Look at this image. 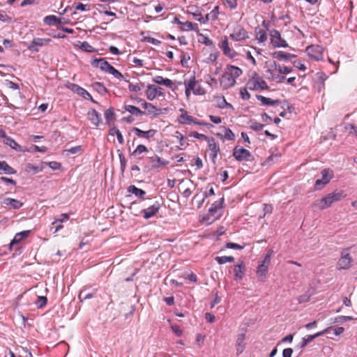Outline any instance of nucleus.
I'll list each match as a JSON object with an SVG mask.
<instances>
[{
	"label": "nucleus",
	"instance_id": "41",
	"mask_svg": "<svg viewBox=\"0 0 357 357\" xmlns=\"http://www.w3.org/2000/svg\"><path fill=\"white\" fill-rule=\"evenodd\" d=\"M174 137H176L179 142V145L181 146H186L188 145V144L186 142V139L184 137V136L178 131H176L174 135Z\"/></svg>",
	"mask_w": 357,
	"mask_h": 357
},
{
	"label": "nucleus",
	"instance_id": "8",
	"mask_svg": "<svg viewBox=\"0 0 357 357\" xmlns=\"http://www.w3.org/2000/svg\"><path fill=\"white\" fill-rule=\"evenodd\" d=\"M271 43L274 47H287V41L281 37L280 33L275 29L271 31Z\"/></svg>",
	"mask_w": 357,
	"mask_h": 357
},
{
	"label": "nucleus",
	"instance_id": "62",
	"mask_svg": "<svg viewBox=\"0 0 357 357\" xmlns=\"http://www.w3.org/2000/svg\"><path fill=\"white\" fill-rule=\"evenodd\" d=\"M48 165L51 169L54 170L59 169L61 166L59 162L55 161L50 162Z\"/></svg>",
	"mask_w": 357,
	"mask_h": 357
},
{
	"label": "nucleus",
	"instance_id": "46",
	"mask_svg": "<svg viewBox=\"0 0 357 357\" xmlns=\"http://www.w3.org/2000/svg\"><path fill=\"white\" fill-rule=\"evenodd\" d=\"M80 48L86 52H94L96 49L92 47L89 43L84 41L82 43Z\"/></svg>",
	"mask_w": 357,
	"mask_h": 357
},
{
	"label": "nucleus",
	"instance_id": "4",
	"mask_svg": "<svg viewBox=\"0 0 357 357\" xmlns=\"http://www.w3.org/2000/svg\"><path fill=\"white\" fill-rule=\"evenodd\" d=\"M164 94V89L155 84H149L146 86L145 96L150 101H152L158 97L163 96Z\"/></svg>",
	"mask_w": 357,
	"mask_h": 357
},
{
	"label": "nucleus",
	"instance_id": "50",
	"mask_svg": "<svg viewBox=\"0 0 357 357\" xmlns=\"http://www.w3.org/2000/svg\"><path fill=\"white\" fill-rule=\"evenodd\" d=\"M144 40L156 46L160 45L161 43L160 40L150 36L144 37Z\"/></svg>",
	"mask_w": 357,
	"mask_h": 357
},
{
	"label": "nucleus",
	"instance_id": "40",
	"mask_svg": "<svg viewBox=\"0 0 357 357\" xmlns=\"http://www.w3.org/2000/svg\"><path fill=\"white\" fill-rule=\"evenodd\" d=\"M215 261L219 264H224L228 262H233L234 261V258L231 256L217 257L215 258Z\"/></svg>",
	"mask_w": 357,
	"mask_h": 357
},
{
	"label": "nucleus",
	"instance_id": "56",
	"mask_svg": "<svg viewBox=\"0 0 357 357\" xmlns=\"http://www.w3.org/2000/svg\"><path fill=\"white\" fill-rule=\"evenodd\" d=\"M226 248L229 249L242 250L243 249L244 246L235 243H227L226 244Z\"/></svg>",
	"mask_w": 357,
	"mask_h": 357
},
{
	"label": "nucleus",
	"instance_id": "58",
	"mask_svg": "<svg viewBox=\"0 0 357 357\" xmlns=\"http://www.w3.org/2000/svg\"><path fill=\"white\" fill-rule=\"evenodd\" d=\"M241 98L243 100H248L250 98V95L246 89H242L240 91Z\"/></svg>",
	"mask_w": 357,
	"mask_h": 357
},
{
	"label": "nucleus",
	"instance_id": "60",
	"mask_svg": "<svg viewBox=\"0 0 357 357\" xmlns=\"http://www.w3.org/2000/svg\"><path fill=\"white\" fill-rule=\"evenodd\" d=\"M172 331L178 337H181L183 334L182 330L180 328V327L178 325H172L171 326Z\"/></svg>",
	"mask_w": 357,
	"mask_h": 357
},
{
	"label": "nucleus",
	"instance_id": "44",
	"mask_svg": "<svg viewBox=\"0 0 357 357\" xmlns=\"http://www.w3.org/2000/svg\"><path fill=\"white\" fill-rule=\"evenodd\" d=\"M76 87L77 88V91L79 94H80L84 98H89L91 101L94 102V100L92 98V96L86 90H85L84 89H83L79 86H76Z\"/></svg>",
	"mask_w": 357,
	"mask_h": 357
},
{
	"label": "nucleus",
	"instance_id": "23",
	"mask_svg": "<svg viewBox=\"0 0 357 357\" xmlns=\"http://www.w3.org/2000/svg\"><path fill=\"white\" fill-rule=\"evenodd\" d=\"M178 122L181 124L195 123L198 125H204L203 123L198 122L192 116L188 115L186 112H184L180 115Z\"/></svg>",
	"mask_w": 357,
	"mask_h": 357
},
{
	"label": "nucleus",
	"instance_id": "51",
	"mask_svg": "<svg viewBox=\"0 0 357 357\" xmlns=\"http://www.w3.org/2000/svg\"><path fill=\"white\" fill-rule=\"evenodd\" d=\"M190 136L193 137L197 139H203L205 141H206L208 139V137H207L206 135H205L204 134L198 133L197 132H195V131L191 132L190 133Z\"/></svg>",
	"mask_w": 357,
	"mask_h": 357
},
{
	"label": "nucleus",
	"instance_id": "45",
	"mask_svg": "<svg viewBox=\"0 0 357 357\" xmlns=\"http://www.w3.org/2000/svg\"><path fill=\"white\" fill-rule=\"evenodd\" d=\"M257 40L260 43H264L267 40V34L265 31L260 29L256 34Z\"/></svg>",
	"mask_w": 357,
	"mask_h": 357
},
{
	"label": "nucleus",
	"instance_id": "27",
	"mask_svg": "<svg viewBox=\"0 0 357 357\" xmlns=\"http://www.w3.org/2000/svg\"><path fill=\"white\" fill-rule=\"evenodd\" d=\"M3 143L10 146L12 149L18 151V152H24L25 151L22 148V146L18 144L13 138L7 136V137L3 140Z\"/></svg>",
	"mask_w": 357,
	"mask_h": 357
},
{
	"label": "nucleus",
	"instance_id": "53",
	"mask_svg": "<svg viewBox=\"0 0 357 357\" xmlns=\"http://www.w3.org/2000/svg\"><path fill=\"white\" fill-rule=\"evenodd\" d=\"M119 158L120 160L121 169L122 172H123L126 167V160L122 153H119Z\"/></svg>",
	"mask_w": 357,
	"mask_h": 357
},
{
	"label": "nucleus",
	"instance_id": "12",
	"mask_svg": "<svg viewBox=\"0 0 357 357\" xmlns=\"http://www.w3.org/2000/svg\"><path fill=\"white\" fill-rule=\"evenodd\" d=\"M160 208V203L158 202H155V203L149 208L143 209L141 211V213L145 219H149L153 217L158 212Z\"/></svg>",
	"mask_w": 357,
	"mask_h": 357
},
{
	"label": "nucleus",
	"instance_id": "39",
	"mask_svg": "<svg viewBox=\"0 0 357 357\" xmlns=\"http://www.w3.org/2000/svg\"><path fill=\"white\" fill-rule=\"evenodd\" d=\"M45 24L47 25H54L60 23V20L55 15H47L44 18Z\"/></svg>",
	"mask_w": 357,
	"mask_h": 357
},
{
	"label": "nucleus",
	"instance_id": "34",
	"mask_svg": "<svg viewBox=\"0 0 357 357\" xmlns=\"http://www.w3.org/2000/svg\"><path fill=\"white\" fill-rule=\"evenodd\" d=\"M273 57L279 60H288L295 56V55L290 53L279 51L273 53Z\"/></svg>",
	"mask_w": 357,
	"mask_h": 357
},
{
	"label": "nucleus",
	"instance_id": "15",
	"mask_svg": "<svg viewBox=\"0 0 357 357\" xmlns=\"http://www.w3.org/2000/svg\"><path fill=\"white\" fill-rule=\"evenodd\" d=\"M219 47L222 50L225 55L231 59L234 58L237 55L236 52L229 47L227 37H225L219 44Z\"/></svg>",
	"mask_w": 357,
	"mask_h": 357
},
{
	"label": "nucleus",
	"instance_id": "48",
	"mask_svg": "<svg viewBox=\"0 0 357 357\" xmlns=\"http://www.w3.org/2000/svg\"><path fill=\"white\" fill-rule=\"evenodd\" d=\"M108 74L112 75L114 77L117 79H123V75L121 73H120L118 70L115 69L113 66L111 68L110 70L108 72Z\"/></svg>",
	"mask_w": 357,
	"mask_h": 357
},
{
	"label": "nucleus",
	"instance_id": "19",
	"mask_svg": "<svg viewBox=\"0 0 357 357\" xmlns=\"http://www.w3.org/2000/svg\"><path fill=\"white\" fill-rule=\"evenodd\" d=\"M2 204L4 206H10L12 209H19L23 206V203L20 200L10 197L4 198Z\"/></svg>",
	"mask_w": 357,
	"mask_h": 357
},
{
	"label": "nucleus",
	"instance_id": "24",
	"mask_svg": "<svg viewBox=\"0 0 357 357\" xmlns=\"http://www.w3.org/2000/svg\"><path fill=\"white\" fill-rule=\"evenodd\" d=\"M133 131L138 137H144L147 139H149L150 138L153 137L157 132V131L153 129H151L147 131H144L138 128H134Z\"/></svg>",
	"mask_w": 357,
	"mask_h": 357
},
{
	"label": "nucleus",
	"instance_id": "25",
	"mask_svg": "<svg viewBox=\"0 0 357 357\" xmlns=\"http://www.w3.org/2000/svg\"><path fill=\"white\" fill-rule=\"evenodd\" d=\"M149 162L152 168H159L162 166H165L168 162L162 160L157 155L149 158Z\"/></svg>",
	"mask_w": 357,
	"mask_h": 357
},
{
	"label": "nucleus",
	"instance_id": "5",
	"mask_svg": "<svg viewBox=\"0 0 357 357\" xmlns=\"http://www.w3.org/2000/svg\"><path fill=\"white\" fill-rule=\"evenodd\" d=\"M321 178L315 182V188L320 190L327 185L334 176L333 171L329 168L324 169L321 172Z\"/></svg>",
	"mask_w": 357,
	"mask_h": 357
},
{
	"label": "nucleus",
	"instance_id": "9",
	"mask_svg": "<svg viewBox=\"0 0 357 357\" xmlns=\"http://www.w3.org/2000/svg\"><path fill=\"white\" fill-rule=\"evenodd\" d=\"M309 57L315 61H320L323 59L324 47L320 45H310L306 48Z\"/></svg>",
	"mask_w": 357,
	"mask_h": 357
},
{
	"label": "nucleus",
	"instance_id": "61",
	"mask_svg": "<svg viewBox=\"0 0 357 357\" xmlns=\"http://www.w3.org/2000/svg\"><path fill=\"white\" fill-rule=\"evenodd\" d=\"M128 89L130 91H134V92H138V91H141V87L137 84H134L132 83H129Z\"/></svg>",
	"mask_w": 357,
	"mask_h": 357
},
{
	"label": "nucleus",
	"instance_id": "17",
	"mask_svg": "<svg viewBox=\"0 0 357 357\" xmlns=\"http://www.w3.org/2000/svg\"><path fill=\"white\" fill-rule=\"evenodd\" d=\"M153 81L157 84L163 85L171 89L173 91H174L176 89L171 79L168 78H164L160 75L154 77L153 78Z\"/></svg>",
	"mask_w": 357,
	"mask_h": 357
},
{
	"label": "nucleus",
	"instance_id": "59",
	"mask_svg": "<svg viewBox=\"0 0 357 357\" xmlns=\"http://www.w3.org/2000/svg\"><path fill=\"white\" fill-rule=\"evenodd\" d=\"M264 124L257 122H255L251 125V128L255 131H260L264 128Z\"/></svg>",
	"mask_w": 357,
	"mask_h": 357
},
{
	"label": "nucleus",
	"instance_id": "32",
	"mask_svg": "<svg viewBox=\"0 0 357 357\" xmlns=\"http://www.w3.org/2000/svg\"><path fill=\"white\" fill-rule=\"evenodd\" d=\"M124 109L126 112L130 113L131 114L135 115V116H142V115L145 114L144 112H142L138 107L133 106V105H125Z\"/></svg>",
	"mask_w": 357,
	"mask_h": 357
},
{
	"label": "nucleus",
	"instance_id": "30",
	"mask_svg": "<svg viewBox=\"0 0 357 357\" xmlns=\"http://www.w3.org/2000/svg\"><path fill=\"white\" fill-rule=\"evenodd\" d=\"M30 233L29 230L23 231L19 233H17L13 239L12 240L10 243V245H13L14 244L19 243L20 241H22L23 239L26 238Z\"/></svg>",
	"mask_w": 357,
	"mask_h": 357
},
{
	"label": "nucleus",
	"instance_id": "16",
	"mask_svg": "<svg viewBox=\"0 0 357 357\" xmlns=\"http://www.w3.org/2000/svg\"><path fill=\"white\" fill-rule=\"evenodd\" d=\"M51 41L50 38H34L29 46V50L33 52H38L39 47L48 44Z\"/></svg>",
	"mask_w": 357,
	"mask_h": 357
},
{
	"label": "nucleus",
	"instance_id": "36",
	"mask_svg": "<svg viewBox=\"0 0 357 357\" xmlns=\"http://www.w3.org/2000/svg\"><path fill=\"white\" fill-rule=\"evenodd\" d=\"M196 83H197V82H196L195 76L193 75L188 79H185L184 81L185 88H187L189 90L192 91V92H193L196 87Z\"/></svg>",
	"mask_w": 357,
	"mask_h": 357
},
{
	"label": "nucleus",
	"instance_id": "38",
	"mask_svg": "<svg viewBox=\"0 0 357 357\" xmlns=\"http://www.w3.org/2000/svg\"><path fill=\"white\" fill-rule=\"evenodd\" d=\"M148 151H149V150L146 146H144L143 144H139L131 153V156L137 157L144 153H147Z\"/></svg>",
	"mask_w": 357,
	"mask_h": 357
},
{
	"label": "nucleus",
	"instance_id": "14",
	"mask_svg": "<svg viewBox=\"0 0 357 357\" xmlns=\"http://www.w3.org/2000/svg\"><path fill=\"white\" fill-rule=\"evenodd\" d=\"M91 65L94 67L100 68L102 71H104L107 73L110 70L112 67L107 61L103 58L100 59H93L91 61Z\"/></svg>",
	"mask_w": 357,
	"mask_h": 357
},
{
	"label": "nucleus",
	"instance_id": "10",
	"mask_svg": "<svg viewBox=\"0 0 357 357\" xmlns=\"http://www.w3.org/2000/svg\"><path fill=\"white\" fill-rule=\"evenodd\" d=\"M352 259L349 252V248L344 249L341 253V257L337 262L338 269H349L351 267Z\"/></svg>",
	"mask_w": 357,
	"mask_h": 357
},
{
	"label": "nucleus",
	"instance_id": "42",
	"mask_svg": "<svg viewBox=\"0 0 357 357\" xmlns=\"http://www.w3.org/2000/svg\"><path fill=\"white\" fill-rule=\"evenodd\" d=\"M275 69L281 74H288L292 71L291 68L280 65H275Z\"/></svg>",
	"mask_w": 357,
	"mask_h": 357
},
{
	"label": "nucleus",
	"instance_id": "28",
	"mask_svg": "<svg viewBox=\"0 0 357 357\" xmlns=\"http://www.w3.org/2000/svg\"><path fill=\"white\" fill-rule=\"evenodd\" d=\"M221 130L224 134L218 132L216 134L218 137H219L220 138H224L227 140H234V139L235 135L230 129L226 128L225 127H222V128H221Z\"/></svg>",
	"mask_w": 357,
	"mask_h": 357
},
{
	"label": "nucleus",
	"instance_id": "7",
	"mask_svg": "<svg viewBox=\"0 0 357 357\" xmlns=\"http://www.w3.org/2000/svg\"><path fill=\"white\" fill-rule=\"evenodd\" d=\"M229 37L234 41H243L249 38L248 31L241 26L237 25L234 28Z\"/></svg>",
	"mask_w": 357,
	"mask_h": 357
},
{
	"label": "nucleus",
	"instance_id": "22",
	"mask_svg": "<svg viewBox=\"0 0 357 357\" xmlns=\"http://www.w3.org/2000/svg\"><path fill=\"white\" fill-rule=\"evenodd\" d=\"M245 267L243 261L238 264H236L234 267V279L236 280H241L245 275Z\"/></svg>",
	"mask_w": 357,
	"mask_h": 357
},
{
	"label": "nucleus",
	"instance_id": "6",
	"mask_svg": "<svg viewBox=\"0 0 357 357\" xmlns=\"http://www.w3.org/2000/svg\"><path fill=\"white\" fill-rule=\"evenodd\" d=\"M247 86L249 89L254 91L264 90L268 88L266 82L259 76L252 77V79L248 81Z\"/></svg>",
	"mask_w": 357,
	"mask_h": 357
},
{
	"label": "nucleus",
	"instance_id": "1",
	"mask_svg": "<svg viewBox=\"0 0 357 357\" xmlns=\"http://www.w3.org/2000/svg\"><path fill=\"white\" fill-rule=\"evenodd\" d=\"M243 73L242 70L233 65H227L225 69V72L220 78V84L223 89H227L234 86L236 81V79Z\"/></svg>",
	"mask_w": 357,
	"mask_h": 357
},
{
	"label": "nucleus",
	"instance_id": "49",
	"mask_svg": "<svg viewBox=\"0 0 357 357\" xmlns=\"http://www.w3.org/2000/svg\"><path fill=\"white\" fill-rule=\"evenodd\" d=\"M68 220H69V215L66 213H63L60 215V217L59 218L56 219L52 223V225H55L58 222L62 223V222L68 221Z\"/></svg>",
	"mask_w": 357,
	"mask_h": 357
},
{
	"label": "nucleus",
	"instance_id": "43",
	"mask_svg": "<svg viewBox=\"0 0 357 357\" xmlns=\"http://www.w3.org/2000/svg\"><path fill=\"white\" fill-rule=\"evenodd\" d=\"M273 252H274L273 250H268L267 251V253H266V256L264 257V259L262 261H261L260 263L269 267L270 264H271V257H272Z\"/></svg>",
	"mask_w": 357,
	"mask_h": 357
},
{
	"label": "nucleus",
	"instance_id": "37",
	"mask_svg": "<svg viewBox=\"0 0 357 357\" xmlns=\"http://www.w3.org/2000/svg\"><path fill=\"white\" fill-rule=\"evenodd\" d=\"M268 271V266L259 262V266L257 268V275L262 278L266 277V275Z\"/></svg>",
	"mask_w": 357,
	"mask_h": 357
},
{
	"label": "nucleus",
	"instance_id": "31",
	"mask_svg": "<svg viewBox=\"0 0 357 357\" xmlns=\"http://www.w3.org/2000/svg\"><path fill=\"white\" fill-rule=\"evenodd\" d=\"M257 99L265 105L273 106L279 103V100H272L271 98H266L261 95H257Z\"/></svg>",
	"mask_w": 357,
	"mask_h": 357
},
{
	"label": "nucleus",
	"instance_id": "64",
	"mask_svg": "<svg viewBox=\"0 0 357 357\" xmlns=\"http://www.w3.org/2000/svg\"><path fill=\"white\" fill-rule=\"evenodd\" d=\"M293 350L291 348L284 349L282 351V357H291Z\"/></svg>",
	"mask_w": 357,
	"mask_h": 357
},
{
	"label": "nucleus",
	"instance_id": "63",
	"mask_svg": "<svg viewBox=\"0 0 357 357\" xmlns=\"http://www.w3.org/2000/svg\"><path fill=\"white\" fill-rule=\"evenodd\" d=\"M294 66L301 70L305 71L306 70L305 66L300 61H296L294 63Z\"/></svg>",
	"mask_w": 357,
	"mask_h": 357
},
{
	"label": "nucleus",
	"instance_id": "2",
	"mask_svg": "<svg viewBox=\"0 0 357 357\" xmlns=\"http://www.w3.org/2000/svg\"><path fill=\"white\" fill-rule=\"evenodd\" d=\"M345 197L346 194H344L343 190H336L327 194L322 198L317 199L313 203V206L319 210H324L331 207L333 203L340 202Z\"/></svg>",
	"mask_w": 357,
	"mask_h": 357
},
{
	"label": "nucleus",
	"instance_id": "55",
	"mask_svg": "<svg viewBox=\"0 0 357 357\" xmlns=\"http://www.w3.org/2000/svg\"><path fill=\"white\" fill-rule=\"evenodd\" d=\"M206 82L211 87H216L218 84L216 79L210 75H207Z\"/></svg>",
	"mask_w": 357,
	"mask_h": 357
},
{
	"label": "nucleus",
	"instance_id": "13",
	"mask_svg": "<svg viewBox=\"0 0 357 357\" xmlns=\"http://www.w3.org/2000/svg\"><path fill=\"white\" fill-rule=\"evenodd\" d=\"M331 328V327H328L321 331H319V332H317L314 335H307L305 337H303L302 338V340H301V342L300 344V347L301 348H304L305 347L307 346V344L308 343H310V342H312L314 339L318 337H320L321 335H324V334H326V333H328L330 329Z\"/></svg>",
	"mask_w": 357,
	"mask_h": 357
},
{
	"label": "nucleus",
	"instance_id": "26",
	"mask_svg": "<svg viewBox=\"0 0 357 357\" xmlns=\"http://www.w3.org/2000/svg\"><path fill=\"white\" fill-rule=\"evenodd\" d=\"M88 119L96 126H99L101 121L100 114L96 109H91L88 112Z\"/></svg>",
	"mask_w": 357,
	"mask_h": 357
},
{
	"label": "nucleus",
	"instance_id": "54",
	"mask_svg": "<svg viewBox=\"0 0 357 357\" xmlns=\"http://www.w3.org/2000/svg\"><path fill=\"white\" fill-rule=\"evenodd\" d=\"M82 150V149L81 146H76L72 147L70 149H66L65 151L68 152L70 154H76L77 153L81 152Z\"/></svg>",
	"mask_w": 357,
	"mask_h": 357
},
{
	"label": "nucleus",
	"instance_id": "35",
	"mask_svg": "<svg viewBox=\"0 0 357 357\" xmlns=\"http://www.w3.org/2000/svg\"><path fill=\"white\" fill-rule=\"evenodd\" d=\"M128 192L139 198H143L146 195V192L144 190L139 189L135 185H130L128 188Z\"/></svg>",
	"mask_w": 357,
	"mask_h": 357
},
{
	"label": "nucleus",
	"instance_id": "21",
	"mask_svg": "<svg viewBox=\"0 0 357 357\" xmlns=\"http://www.w3.org/2000/svg\"><path fill=\"white\" fill-rule=\"evenodd\" d=\"M245 334L241 333L239 334L237 337L236 342V350L237 356L241 354L245 348Z\"/></svg>",
	"mask_w": 357,
	"mask_h": 357
},
{
	"label": "nucleus",
	"instance_id": "11",
	"mask_svg": "<svg viewBox=\"0 0 357 357\" xmlns=\"http://www.w3.org/2000/svg\"><path fill=\"white\" fill-rule=\"evenodd\" d=\"M233 155L238 161L250 160V158H251L250 152L243 148L238 149L236 147L234 149Z\"/></svg>",
	"mask_w": 357,
	"mask_h": 357
},
{
	"label": "nucleus",
	"instance_id": "52",
	"mask_svg": "<svg viewBox=\"0 0 357 357\" xmlns=\"http://www.w3.org/2000/svg\"><path fill=\"white\" fill-rule=\"evenodd\" d=\"M47 303V298L45 296H38L36 304L38 307H43Z\"/></svg>",
	"mask_w": 357,
	"mask_h": 357
},
{
	"label": "nucleus",
	"instance_id": "33",
	"mask_svg": "<svg viewBox=\"0 0 357 357\" xmlns=\"http://www.w3.org/2000/svg\"><path fill=\"white\" fill-rule=\"evenodd\" d=\"M0 170L6 174H15L16 171L10 167L6 161L0 160Z\"/></svg>",
	"mask_w": 357,
	"mask_h": 357
},
{
	"label": "nucleus",
	"instance_id": "29",
	"mask_svg": "<svg viewBox=\"0 0 357 357\" xmlns=\"http://www.w3.org/2000/svg\"><path fill=\"white\" fill-rule=\"evenodd\" d=\"M181 29L183 31H195L196 32H198L199 26L196 23H192L191 22L187 21L182 23Z\"/></svg>",
	"mask_w": 357,
	"mask_h": 357
},
{
	"label": "nucleus",
	"instance_id": "47",
	"mask_svg": "<svg viewBox=\"0 0 357 357\" xmlns=\"http://www.w3.org/2000/svg\"><path fill=\"white\" fill-rule=\"evenodd\" d=\"M353 319L352 317L350 316H338L335 318H334L332 323L337 324V323H343L344 321H351Z\"/></svg>",
	"mask_w": 357,
	"mask_h": 357
},
{
	"label": "nucleus",
	"instance_id": "3",
	"mask_svg": "<svg viewBox=\"0 0 357 357\" xmlns=\"http://www.w3.org/2000/svg\"><path fill=\"white\" fill-rule=\"evenodd\" d=\"M224 203V198L215 201L209 208L208 213L202 218V222L206 225H211L222 215V208Z\"/></svg>",
	"mask_w": 357,
	"mask_h": 357
},
{
	"label": "nucleus",
	"instance_id": "20",
	"mask_svg": "<svg viewBox=\"0 0 357 357\" xmlns=\"http://www.w3.org/2000/svg\"><path fill=\"white\" fill-rule=\"evenodd\" d=\"M142 107L146 110L145 114L148 115H153L154 116L159 115L160 109H158L153 104L147 102L146 101H143L142 103Z\"/></svg>",
	"mask_w": 357,
	"mask_h": 357
},
{
	"label": "nucleus",
	"instance_id": "57",
	"mask_svg": "<svg viewBox=\"0 0 357 357\" xmlns=\"http://www.w3.org/2000/svg\"><path fill=\"white\" fill-rule=\"evenodd\" d=\"M73 7L77 10L85 11L86 10L87 5L82 3H75Z\"/></svg>",
	"mask_w": 357,
	"mask_h": 357
},
{
	"label": "nucleus",
	"instance_id": "18",
	"mask_svg": "<svg viewBox=\"0 0 357 357\" xmlns=\"http://www.w3.org/2000/svg\"><path fill=\"white\" fill-rule=\"evenodd\" d=\"M208 143V147L209 150L211 151V158L213 160H215L218 153L220 152V147L218 144L215 142V140L213 138H210L206 140Z\"/></svg>",
	"mask_w": 357,
	"mask_h": 357
}]
</instances>
